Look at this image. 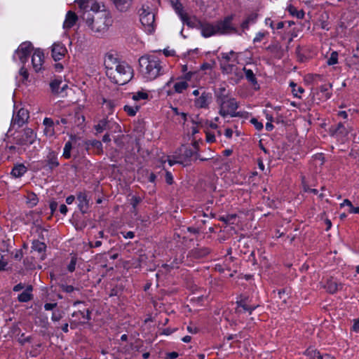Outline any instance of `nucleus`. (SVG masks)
<instances>
[{"instance_id":"nucleus-39","label":"nucleus","mask_w":359,"mask_h":359,"mask_svg":"<svg viewBox=\"0 0 359 359\" xmlns=\"http://www.w3.org/2000/svg\"><path fill=\"white\" fill-rule=\"evenodd\" d=\"M185 158H190L195 156L196 158H199V155L196 151L193 150L191 148L184 147L183 154Z\"/></svg>"},{"instance_id":"nucleus-10","label":"nucleus","mask_w":359,"mask_h":359,"mask_svg":"<svg viewBox=\"0 0 359 359\" xmlns=\"http://www.w3.org/2000/svg\"><path fill=\"white\" fill-rule=\"evenodd\" d=\"M236 312L237 313H242L248 312L250 314L257 308V306H251L248 304V297L241 296L240 299L236 302Z\"/></svg>"},{"instance_id":"nucleus-29","label":"nucleus","mask_w":359,"mask_h":359,"mask_svg":"<svg viewBox=\"0 0 359 359\" xmlns=\"http://www.w3.org/2000/svg\"><path fill=\"white\" fill-rule=\"evenodd\" d=\"M27 168L23 164H18L12 169L11 175L15 177H20L27 172Z\"/></svg>"},{"instance_id":"nucleus-12","label":"nucleus","mask_w":359,"mask_h":359,"mask_svg":"<svg viewBox=\"0 0 359 359\" xmlns=\"http://www.w3.org/2000/svg\"><path fill=\"white\" fill-rule=\"evenodd\" d=\"M212 95L206 91H203L200 96L196 97L194 100V105L197 108L206 109L208 108L209 104L212 101Z\"/></svg>"},{"instance_id":"nucleus-6","label":"nucleus","mask_w":359,"mask_h":359,"mask_svg":"<svg viewBox=\"0 0 359 359\" xmlns=\"http://www.w3.org/2000/svg\"><path fill=\"white\" fill-rule=\"evenodd\" d=\"M33 49L34 48L31 42H22L15 51L13 56V60L16 61L17 59H18L22 65H25V64L28 61Z\"/></svg>"},{"instance_id":"nucleus-14","label":"nucleus","mask_w":359,"mask_h":359,"mask_svg":"<svg viewBox=\"0 0 359 359\" xmlns=\"http://www.w3.org/2000/svg\"><path fill=\"white\" fill-rule=\"evenodd\" d=\"M28 118V111L26 109L22 108L18 111L16 115L13 116L11 121V126L14 127L15 125H17L18 127L20 128L27 121Z\"/></svg>"},{"instance_id":"nucleus-59","label":"nucleus","mask_w":359,"mask_h":359,"mask_svg":"<svg viewBox=\"0 0 359 359\" xmlns=\"http://www.w3.org/2000/svg\"><path fill=\"white\" fill-rule=\"evenodd\" d=\"M178 357L177 352H170L166 354L165 359H175Z\"/></svg>"},{"instance_id":"nucleus-8","label":"nucleus","mask_w":359,"mask_h":359,"mask_svg":"<svg viewBox=\"0 0 359 359\" xmlns=\"http://www.w3.org/2000/svg\"><path fill=\"white\" fill-rule=\"evenodd\" d=\"M36 137V135L34 130L29 128H27L21 132H19L14 137V140L15 144L18 145H31L34 142Z\"/></svg>"},{"instance_id":"nucleus-54","label":"nucleus","mask_w":359,"mask_h":359,"mask_svg":"<svg viewBox=\"0 0 359 359\" xmlns=\"http://www.w3.org/2000/svg\"><path fill=\"white\" fill-rule=\"evenodd\" d=\"M78 207L83 214L86 213L90 208L89 203H79Z\"/></svg>"},{"instance_id":"nucleus-64","label":"nucleus","mask_w":359,"mask_h":359,"mask_svg":"<svg viewBox=\"0 0 359 359\" xmlns=\"http://www.w3.org/2000/svg\"><path fill=\"white\" fill-rule=\"evenodd\" d=\"M156 179V175L154 173H153V172L149 173V175L148 176V181L149 182L154 183Z\"/></svg>"},{"instance_id":"nucleus-27","label":"nucleus","mask_w":359,"mask_h":359,"mask_svg":"<svg viewBox=\"0 0 359 359\" xmlns=\"http://www.w3.org/2000/svg\"><path fill=\"white\" fill-rule=\"evenodd\" d=\"M257 13H252L248 15L241 25L243 31L248 29L250 25H253L257 22Z\"/></svg>"},{"instance_id":"nucleus-35","label":"nucleus","mask_w":359,"mask_h":359,"mask_svg":"<svg viewBox=\"0 0 359 359\" xmlns=\"http://www.w3.org/2000/svg\"><path fill=\"white\" fill-rule=\"evenodd\" d=\"M180 20H182V22H183V24H185L187 25L188 27H198V25L197 23V22L198 20H196V18H194V20H192L188 15L186 13L184 15H183L182 18H180Z\"/></svg>"},{"instance_id":"nucleus-7","label":"nucleus","mask_w":359,"mask_h":359,"mask_svg":"<svg viewBox=\"0 0 359 359\" xmlns=\"http://www.w3.org/2000/svg\"><path fill=\"white\" fill-rule=\"evenodd\" d=\"M238 105L234 98H229L224 102V104L219 105V114L222 117L229 115L231 117L241 116L239 112H236Z\"/></svg>"},{"instance_id":"nucleus-45","label":"nucleus","mask_w":359,"mask_h":359,"mask_svg":"<svg viewBox=\"0 0 359 359\" xmlns=\"http://www.w3.org/2000/svg\"><path fill=\"white\" fill-rule=\"evenodd\" d=\"M338 62V53L336 51H333L330 57L328 58L327 61V64L328 65H334Z\"/></svg>"},{"instance_id":"nucleus-60","label":"nucleus","mask_w":359,"mask_h":359,"mask_svg":"<svg viewBox=\"0 0 359 359\" xmlns=\"http://www.w3.org/2000/svg\"><path fill=\"white\" fill-rule=\"evenodd\" d=\"M77 199L79 202H87L88 201L86 195L83 193H79L78 194Z\"/></svg>"},{"instance_id":"nucleus-40","label":"nucleus","mask_w":359,"mask_h":359,"mask_svg":"<svg viewBox=\"0 0 359 359\" xmlns=\"http://www.w3.org/2000/svg\"><path fill=\"white\" fill-rule=\"evenodd\" d=\"M72 149V145L70 141H68L65 143L62 156L65 158L69 159L71 157V150Z\"/></svg>"},{"instance_id":"nucleus-13","label":"nucleus","mask_w":359,"mask_h":359,"mask_svg":"<svg viewBox=\"0 0 359 359\" xmlns=\"http://www.w3.org/2000/svg\"><path fill=\"white\" fill-rule=\"evenodd\" d=\"M229 94V90L226 88V85H220L215 90L216 102L219 106L224 104V102L230 98Z\"/></svg>"},{"instance_id":"nucleus-31","label":"nucleus","mask_w":359,"mask_h":359,"mask_svg":"<svg viewBox=\"0 0 359 359\" xmlns=\"http://www.w3.org/2000/svg\"><path fill=\"white\" fill-rule=\"evenodd\" d=\"M88 147H91L96 150L97 154L102 153V144L100 141L97 140H88L86 142Z\"/></svg>"},{"instance_id":"nucleus-38","label":"nucleus","mask_w":359,"mask_h":359,"mask_svg":"<svg viewBox=\"0 0 359 359\" xmlns=\"http://www.w3.org/2000/svg\"><path fill=\"white\" fill-rule=\"evenodd\" d=\"M290 13L294 16H296L298 19H303L304 18L305 13L303 10H297L293 6H290L288 8Z\"/></svg>"},{"instance_id":"nucleus-25","label":"nucleus","mask_w":359,"mask_h":359,"mask_svg":"<svg viewBox=\"0 0 359 359\" xmlns=\"http://www.w3.org/2000/svg\"><path fill=\"white\" fill-rule=\"evenodd\" d=\"M243 70L245 73L246 79L254 86V88L255 90L259 89V85L257 83V78L255 74L253 73L252 70L247 69L245 67H243Z\"/></svg>"},{"instance_id":"nucleus-46","label":"nucleus","mask_w":359,"mask_h":359,"mask_svg":"<svg viewBox=\"0 0 359 359\" xmlns=\"http://www.w3.org/2000/svg\"><path fill=\"white\" fill-rule=\"evenodd\" d=\"M348 207V211L351 213L359 214V206H354L353 203H341V207Z\"/></svg>"},{"instance_id":"nucleus-33","label":"nucleus","mask_w":359,"mask_h":359,"mask_svg":"<svg viewBox=\"0 0 359 359\" xmlns=\"http://www.w3.org/2000/svg\"><path fill=\"white\" fill-rule=\"evenodd\" d=\"M32 249L39 253L44 252L46 249V245L43 242L34 240L32 242Z\"/></svg>"},{"instance_id":"nucleus-9","label":"nucleus","mask_w":359,"mask_h":359,"mask_svg":"<svg viewBox=\"0 0 359 359\" xmlns=\"http://www.w3.org/2000/svg\"><path fill=\"white\" fill-rule=\"evenodd\" d=\"M97 133H101L104 130H113L116 132L120 130V126L112 119L103 118L100 120L94 127Z\"/></svg>"},{"instance_id":"nucleus-50","label":"nucleus","mask_w":359,"mask_h":359,"mask_svg":"<svg viewBox=\"0 0 359 359\" xmlns=\"http://www.w3.org/2000/svg\"><path fill=\"white\" fill-rule=\"evenodd\" d=\"M233 55H235V52L233 50H231L229 53H222L219 55V57L226 62H229L231 60V56Z\"/></svg>"},{"instance_id":"nucleus-17","label":"nucleus","mask_w":359,"mask_h":359,"mask_svg":"<svg viewBox=\"0 0 359 359\" xmlns=\"http://www.w3.org/2000/svg\"><path fill=\"white\" fill-rule=\"evenodd\" d=\"M122 61H118L112 54H107L104 59V66L106 68V74L108 76L110 71H113L116 65H118Z\"/></svg>"},{"instance_id":"nucleus-30","label":"nucleus","mask_w":359,"mask_h":359,"mask_svg":"<svg viewBox=\"0 0 359 359\" xmlns=\"http://www.w3.org/2000/svg\"><path fill=\"white\" fill-rule=\"evenodd\" d=\"M170 4L180 18H182L183 15L186 14V13L184 12L183 6L180 0H170Z\"/></svg>"},{"instance_id":"nucleus-20","label":"nucleus","mask_w":359,"mask_h":359,"mask_svg":"<svg viewBox=\"0 0 359 359\" xmlns=\"http://www.w3.org/2000/svg\"><path fill=\"white\" fill-rule=\"evenodd\" d=\"M116 10L121 13L129 11L133 5V0H111Z\"/></svg>"},{"instance_id":"nucleus-43","label":"nucleus","mask_w":359,"mask_h":359,"mask_svg":"<svg viewBox=\"0 0 359 359\" xmlns=\"http://www.w3.org/2000/svg\"><path fill=\"white\" fill-rule=\"evenodd\" d=\"M90 311L89 309H86V313L84 311H79L74 312L72 316V317H77L80 315L83 319L89 320H90Z\"/></svg>"},{"instance_id":"nucleus-61","label":"nucleus","mask_w":359,"mask_h":359,"mask_svg":"<svg viewBox=\"0 0 359 359\" xmlns=\"http://www.w3.org/2000/svg\"><path fill=\"white\" fill-rule=\"evenodd\" d=\"M236 217V214H231L226 215V220L229 221V224H234V219Z\"/></svg>"},{"instance_id":"nucleus-41","label":"nucleus","mask_w":359,"mask_h":359,"mask_svg":"<svg viewBox=\"0 0 359 359\" xmlns=\"http://www.w3.org/2000/svg\"><path fill=\"white\" fill-rule=\"evenodd\" d=\"M149 97V95L147 92L138 91L137 93H133V100L134 101H139L141 100H147Z\"/></svg>"},{"instance_id":"nucleus-4","label":"nucleus","mask_w":359,"mask_h":359,"mask_svg":"<svg viewBox=\"0 0 359 359\" xmlns=\"http://www.w3.org/2000/svg\"><path fill=\"white\" fill-rule=\"evenodd\" d=\"M133 68L126 62H121L116 65V68L109 73V79L117 85H124L128 83L133 77Z\"/></svg>"},{"instance_id":"nucleus-51","label":"nucleus","mask_w":359,"mask_h":359,"mask_svg":"<svg viewBox=\"0 0 359 359\" xmlns=\"http://www.w3.org/2000/svg\"><path fill=\"white\" fill-rule=\"evenodd\" d=\"M165 180L168 184H172L174 182L173 176L170 171H166L165 174Z\"/></svg>"},{"instance_id":"nucleus-24","label":"nucleus","mask_w":359,"mask_h":359,"mask_svg":"<svg viewBox=\"0 0 359 359\" xmlns=\"http://www.w3.org/2000/svg\"><path fill=\"white\" fill-rule=\"evenodd\" d=\"M305 354L309 359H334L328 354L321 355L318 351L315 349L309 348L305 351Z\"/></svg>"},{"instance_id":"nucleus-32","label":"nucleus","mask_w":359,"mask_h":359,"mask_svg":"<svg viewBox=\"0 0 359 359\" xmlns=\"http://www.w3.org/2000/svg\"><path fill=\"white\" fill-rule=\"evenodd\" d=\"M303 190H304V194H306L308 195L313 194V195L316 196V198H312L313 201L323 200V194L318 195V191L317 189H310L308 186L304 184Z\"/></svg>"},{"instance_id":"nucleus-1","label":"nucleus","mask_w":359,"mask_h":359,"mask_svg":"<svg viewBox=\"0 0 359 359\" xmlns=\"http://www.w3.org/2000/svg\"><path fill=\"white\" fill-rule=\"evenodd\" d=\"M86 25L95 34H102L111 25L112 20L110 13L102 6V11L96 13L84 11L81 16Z\"/></svg>"},{"instance_id":"nucleus-55","label":"nucleus","mask_w":359,"mask_h":359,"mask_svg":"<svg viewBox=\"0 0 359 359\" xmlns=\"http://www.w3.org/2000/svg\"><path fill=\"white\" fill-rule=\"evenodd\" d=\"M137 203H130V205L127 207L128 212H130L131 215H133L135 217L137 215ZM131 217H133V215H131Z\"/></svg>"},{"instance_id":"nucleus-26","label":"nucleus","mask_w":359,"mask_h":359,"mask_svg":"<svg viewBox=\"0 0 359 359\" xmlns=\"http://www.w3.org/2000/svg\"><path fill=\"white\" fill-rule=\"evenodd\" d=\"M33 290V287L32 285H28L25 288V290L20 293L18 297V299L20 302H27L29 300L32 299V292Z\"/></svg>"},{"instance_id":"nucleus-49","label":"nucleus","mask_w":359,"mask_h":359,"mask_svg":"<svg viewBox=\"0 0 359 359\" xmlns=\"http://www.w3.org/2000/svg\"><path fill=\"white\" fill-rule=\"evenodd\" d=\"M60 287L63 292L67 293H72L76 290V288L74 286L66 284H62Z\"/></svg>"},{"instance_id":"nucleus-47","label":"nucleus","mask_w":359,"mask_h":359,"mask_svg":"<svg viewBox=\"0 0 359 359\" xmlns=\"http://www.w3.org/2000/svg\"><path fill=\"white\" fill-rule=\"evenodd\" d=\"M19 74L22 77V82L25 83L27 81L29 78V73L27 72V69L25 67L24 65L21 67V68L19 70Z\"/></svg>"},{"instance_id":"nucleus-44","label":"nucleus","mask_w":359,"mask_h":359,"mask_svg":"<svg viewBox=\"0 0 359 359\" xmlns=\"http://www.w3.org/2000/svg\"><path fill=\"white\" fill-rule=\"evenodd\" d=\"M62 83V81L60 80L55 79L52 81L50 83V87L51 89V91L53 93H59L60 91L59 90L60 86Z\"/></svg>"},{"instance_id":"nucleus-37","label":"nucleus","mask_w":359,"mask_h":359,"mask_svg":"<svg viewBox=\"0 0 359 359\" xmlns=\"http://www.w3.org/2000/svg\"><path fill=\"white\" fill-rule=\"evenodd\" d=\"M332 88V84H325L320 87V91L322 93L323 97L325 100L330 99L331 97L332 93L330 92V89Z\"/></svg>"},{"instance_id":"nucleus-22","label":"nucleus","mask_w":359,"mask_h":359,"mask_svg":"<svg viewBox=\"0 0 359 359\" xmlns=\"http://www.w3.org/2000/svg\"><path fill=\"white\" fill-rule=\"evenodd\" d=\"M43 124L45 126L43 130L44 134L48 137L53 136L55 135V121L52 118L46 117L43 119Z\"/></svg>"},{"instance_id":"nucleus-3","label":"nucleus","mask_w":359,"mask_h":359,"mask_svg":"<svg viewBox=\"0 0 359 359\" xmlns=\"http://www.w3.org/2000/svg\"><path fill=\"white\" fill-rule=\"evenodd\" d=\"M140 70L147 80H154L163 74L159 58L154 55H144L139 59Z\"/></svg>"},{"instance_id":"nucleus-58","label":"nucleus","mask_w":359,"mask_h":359,"mask_svg":"<svg viewBox=\"0 0 359 359\" xmlns=\"http://www.w3.org/2000/svg\"><path fill=\"white\" fill-rule=\"evenodd\" d=\"M57 306V303H46L44 305V309L46 311H50Z\"/></svg>"},{"instance_id":"nucleus-57","label":"nucleus","mask_w":359,"mask_h":359,"mask_svg":"<svg viewBox=\"0 0 359 359\" xmlns=\"http://www.w3.org/2000/svg\"><path fill=\"white\" fill-rule=\"evenodd\" d=\"M191 123L195 126H198L202 124V120L199 118L198 116H196L194 117H191Z\"/></svg>"},{"instance_id":"nucleus-21","label":"nucleus","mask_w":359,"mask_h":359,"mask_svg":"<svg viewBox=\"0 0 359 359\" xmlns=\"http://www.w3.org/2000/svg\"><path fill=\"white\" fill-rule=\"evenodd\" d=\"M46 166L50 170H53L55 168L58 167L60 163L57 159V155L56 152L54 151H50L46 156V159L45 160Z\"/></svg>"},{"instance_id":"nucleus-53","label":"nucleus","mask_w":359,"mask_h":359,"mask_svg":"<svg viewBox=\"0 0 359 359\" xmlns=\"http://www.w3.org/2000/svg\"><path fill=\"white\" fill-rule=\"evenodd\" d=\"M76 264V259L75 257H72L69 264L67 266V269L69 272H73L75 270Z\"/></svg>"},{"instance_id":"nucleus-5","label":"nucleus","mask_w":359,"mask_h":359,"mask_svg":"<svg viewBox=\"0 0 359 359\" xmlns=\"http://www.w3.org/2000/svg\"><path fill=\"white\" fill-rule=\"evenodd\" d=\"M147 1L139 11L140 22L146 31L149 33L154 30L156 6L154 5L153 1Z\"/></svg>"},{"instance_id":"nucleus-52","label":"nucleus","mask_w":359,"mask_h":359,"mask_svg":"<svg viewBox=\"0 0 359 359\" xmlns=\"http://www.w3.org/2000/svg\"><path fill=\"white\" fill-rule=\"evenodd\" d=\"M266 49L271 53H278L280 50V46L278 44H271Z\"/></svg>"},{"instance_id":"nucleus-11","label":"nucleus","mask_w":359,"mask_h":359,"mask_svg":"<svg viewBox=\"0 0 359 359\" xmlns=\"http://www.w3.org/2000/svg\"><path fill=\"white\" fill-rule=\"evenodd\" d=\"M79 6L81 9H86L90 7V10H86L85 11H90L91 13H96L98 11H102L103 4L94 1L88 0H76L75 1Z\"/></svg>"},{"instance_id":"nucleus-23","label":"nucleus","mask_w":359,"mask_h":359,"mask_svg":"<svg viewBox=\"0 0 359 359\" xmlns=\"http://www.w3.org/2000/svg\"><path fill=\"white\" fill-rule=\"evenodd\" d=\"M78 20V16L76 13L72 11H69L66 14V18L65 22L63 23V27L65 29H70L72 28Z\"/></svg>"},{"instance_id":"nucleus-28","label":"nucleus","mask_w":359,"mask_h":359,"mask_svg":"<svg viewBox=\"0 0 359 359\" xmlns=\"http://www.w3.org/2000/svg\"><path fill=\"white\" fill-rule=\"evenodd\" d=\"M210 250L206 247H197L191 252V255L195 258H201L210 253Z\"/></svg>"},{"instance_id":"nucleus-56","label":"nucleus","mask_w":359,"mask_h":359,"mask_svg":"<svg viewBox=\"0 0 359 359\" xmlns=\"http://www.w3.org/2000/svg\"><path fill=\"white\" fill-rule=\"evenodd\" d=\"M265 36H266L265 32H259L257 33L255 37L253 39V42L254 43L260 42Z\"/></svg>"},{"instance_id":"nucleus-42","label":"nucleus","mask_w":359,"mask_h":359,"mask_svg":"<svg viewBox=\"0 0 359 359\" xmlns=\"http://www.w3.org/2000/svg\"><path fill=\"white\" fill-rule=\"evenodd\" d=\"M290 86L292 87V93H293L294 96L296 97H300L299 94L304 92V89L302 87L298 86L294 82H291Z\"/></svg>"},{"instance_id":"nucleus-34","label":"nucleus","mask_w":359,"mask_h":359,"mask_svg":"<svg viewBox=\"0 0 359 359\" xmlns=\"http://www.w3.org/2000/svg\"><path fill=\"white\" fill-rule=\"evenodd\" d=\"M140 108V105L135 104L133 106L126 104L123 107V110L127 113V114L130 116H134L139 111Z\"/></svg>"},{"instance_id":"nucleus-19","label":"nucleus","mask_w":359,"mask_h":359,"mask_svg":"<svg viewBox=\"0 0 359 359\" xmlns=\"http://www.w3.org/2000/svg\"><path fill=\"white\" fill-rule=\"evenodd\" d=\"M330 132L332 136H336L337 137H344L348 133V130L342 123H339L337 125L332 126L330 128Z\"/></svg>"},{"instance_id":"nucleus-63","label":"nucleus","mask_w":359,"mask_h":359,"mask_svg":"<svg viewBox=\"0 0 359 359\" xmlns=\"http://www.w3.org/2000/svg\"><path fill=\"white\" fill-rule=\"evenodd\" d=\"M122 234L125 238H133L135 236V233L133 231H128L126 233H122Z\"/></svg>"},{"instance_id":"nucleus-15","label":"nucleus","mask_w":359,"mask_h":359,"mask_svg":"<svg viewBox=\"0 0 359 359\" xmlns=\"http://www.w3.org/2000/svg\"><path fill=\"white\" fill-rule=\"evenodd\" d=\"M52 57L55 61L60 60L67 53L66 47L62 43H54L52 46Z\"/></svg>"},{"instance_id":"nucleus-2","label":"nucleus","mask_w":359,"mask_h":359,"mask_svg":"<svg viewBox=\"0 0 359 359\" xmlns=\"http://www.w3.org/2000/svg\"><path fill=\"white\" fill-rule=\"evenodd\" d=\"M233 15H228L222 20L216 23L198 21V28L201 31V35L208 38L214 35H225L231 33L238 34V29L231 24Z\"/></svg>"},{"instance_id":"nucleus-18","label":"nucleus","mask_w":359,"mask_h":359,"mask_svg":"<svg viewBox=\"0 0 359 359\" xmlns=\"http://www.w3.org/2000/svg\"><path fill=\"white\" fill-rule=\"evenodd\" d=\"M324 288L330 294H334L338 290L342 289V285L338 283L334 278L331 277L327 278L325 285Z\"/></svg>"},{"instance_id":"nucleus-16","label":"nucleus","mask_w":359,"mask_h":359,"mask_svg":"<svg viewBox=\"0 0 359 359\" xmlns=\"http://www.w3.org/2000/svg\"><path fill=\"white\" fill-rule=\"evenodd\" d=\"M44 54L40 49H36L32 57V64L34 70L38 72L41 69Z\"/></svg>"},{"instance_id":"nucleus-36","label":"nucleus","mask_w":359,"mask_h":359,"mask_svg":"<svg viewBox=\"0 0 359 359\" xmlns=\"http://www.w3.org/2000/svg\"><path fill=\"white\" fill-rule=\"evenodd\" d=\"M189 85L187 81H180L178 82H176L174 84V90L177 93H182L184 90H186L188 88Z\"/></svg>"},{"instance_id":"nucleus-62","label":"nucleus","mask_w":359,"mask_h":359,"mask_svg":"<svg viewBox=\"0 0 359 359\" xmlns=\"http://www.w3.org/2000/svg\"><path fill=\"white\" fill-rule=\"evenodd\" d=\"M25 288V285L23 283H19V284H17L16 285H15L13 287V291L14 292H19L20 290H22V289Z\"/></svg>"},{"instance_id":"nucleus-48","label":"nucleus","mask_w":359,"mask_h":359,"mask_svg":"<svg viewBox=\"0 0 359 359\" xmlns=\"http://www.w3.org/2000/svg\"><path fill=\"white\" fill-rule=\"evenodd\" d=\"M250 123L257 130H262L263 129L264 126L262 123L259 121L256 118H252L250 119Z\"/></svg>"}]
</instances>
